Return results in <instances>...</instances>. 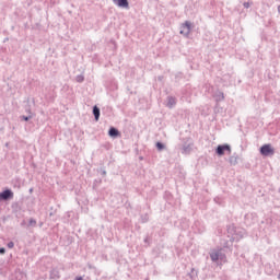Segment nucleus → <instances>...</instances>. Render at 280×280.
Here are the masks:
<instances>
[{"label": "nucleus", "instance_id": "27", "mask_svg": "<svg viewBox=\"0 0 280 280\" xmlns=\"http://www.w3.org/2000/svg\"><path fill=\"white\" fill-rule=\"evenodd\" d=\"M243 7H244L246 10H248V8H250V2H244V3H243Z\"/></svg>", "mask_w": 280, "mask_h": 280}, {"label": "nucleus", "instance_id": "13", "mask_svg": "<svg viewBox=\"0 0 280 280\" xmlns=\"http://www.w3.org/2000/svg\"><path fill=\"white\" fill-rule=\"evenodd\" d=\"M237 229L235 225H228V237H235Z\"/></svg>", "mask_w": 280, "mask_h": 280}, {"label": "nucleus", "instance_id": "35", "mask_svg": "<svg viewBox=\"0 0 280 280\" xmlns=\"http://www.w3.org/2000/svg\"><path fill=\"white\" fill-rule=\"evenodd\" d=\"M278 279L280 280V272H279V275H278Z\"/></svg>", "mask_w": 280, "mask_h": 280}, {"label": "nucleus", "instance_id": "7", "mask_svg": "<svg viewBox=\"0 0 280 280\" xmlns=\"http://www.w3.org/2000/svg\"><path fill=\"white\" fill-rule=\"evenodd\" d=\"M113 3L118 8H124L125 10L130 8V2H128V0H113Z\"/></svg>", "mask_w": 280, "mask_h": 280}, {"label": "nucleus", "instance_id": "22", "mask_svg": "<svg viewBox=\"0 0 280 280\" xmlns=\"http://www.w3.org/2000/svg\"><path fill=\"white\" fill-rule=\"evenodd\" d=\"M75 81L79 83V84H82V82H84V74H79L75 77Z\"/></svg>", "mask_w": 280, "mask_h": 280}, {"label": "nucleus", "instance_id": "14", "mask_svg": "<svg viewBox=\"0 0 280 280\" xmlns=\"http://www.w3.org/2000/svg\"><path fill=\"white\" fill-rule=\"evenodd\" d=\"M238 161H240V155H237V153H234L229 159L230 165H237Z\"/></svg>", "mask_w": 280, "mask_h": 280}, {"label": "nucleus", "instance_id": "20", "mask_svg": "<svg viewBox=\"0 0 280 280\" xmlns=\"http://www.w3.org/2000/svg\"><path fill=\"white\" fill-rule=\"evenodd\" d=\"M219 261H226V254L222 253V249L219 253Z\"/></svg>", "mask_w": 280, "mask_h": 280}, {"label": "nucleus", "instance_id": "33", "mask_svg": "<svg viewBox=\"0 0 280 280\" xmlns=\"http://www.w3.org/2000/svg\"><path fill=\"white\" fill-rule=\"evenodd\" d=\"M27 110V113H32V110L31 109H26Z\"/></svg>", "mask_w": 280, "mask_h": 280}, {"label": "nucleus", "instance_id": "34", "mask_svg": "<svg viewBox=\"0 0 280 280\" xmlns=\"http://www.w3.org/2000/svg\"><path fill=\"white\" fill-rule=\"evenodd\" d=\"M21 224H22V226H23V224H25V221H23Z\"/></svg>", "mask_w": 280, "mask_h": 280}, {"label": "nucleus", "instance_id": "15", "mask_svg": "<svg viewBox=\"0 0 280 280\" xmlns=\"http://www.w3.org/2000/svg\"><path fill=\"white\" fill-rule=\"evenodd\" d=\"M50 279H60V271L58 268H54L50 270Z\"/></svg>", "mask_w": 280, "mask_h": 280}, {"label": "nucleus", "instance_id": "2", "mask_svg": "<svg viewBox=\"0 0 280 280\" xmlns=\"http://www.w3.org/2000/svg\"><path fill=\"white\" fill-rule=\"evenodd\" d=\"M231 154V144L224 143V144H219L215 148V154L217 156H224V154Z\"/></svg>", "mask_w": 280, "mask_h": 280}, {"label": "nucleus", "instance_id": "11", "mask_svg": "<svg viewBox=\"0 0 280 280\" xmlns=\"http://www.w3.org/2000/svg\"><path fill=\"white\" fill-rule=\"evenodd\" d=\"M166 108H174L176 106V97L167 96Z\"/></svg>", "mask_w": 280, "mask_h": 280}, {"label": "nucleus", "instance_id": "16", "mask_svg": "<svg viewBox=\"0 0 280 280\" xmlns=\"http://www.w3.org/2000/svg\"><path fill=\"white\" fill-rule=\"evenodd\" d=\"M187 277H189L190 280H196L198 278V271L191 268L190 272L187 273Z\"/></svg>", "mask_w": 280, "mask_h": 280}, {"label": "nucleus", "instance_id": "24", "mask_svg": "<svg viewBox=\"0 0 280 280\" xmlns=\"http://www.w3.org/2000/svg\"><path fill=\"white\" fill-rule=\"evenodd\" d=\"M22 119H23L24 121H30V119H32V115L22 116Z\"/></svg>", "mask_w": 280, "mask_h": 280}, {"label": "nucleus", "instance_id": "3", "mask_svg": "<svg viewBox=\"0 0 280 280\" xmlns=\"http://www.w3.org/2000/svg\"><path fill=\"white\" fill-rule=\"evenodd\" d=\"M14 198V191L10 188H5L0 192V202H8Z\"/></svg>", "mask_w": 280, "mask_h": 280}, {"label": "nucleus", "instance_id": "30", "mask_svg": "<svg viewBox=\"0 0 280 280\" xmlns=\"http://www.w3.org/2000/svg\"><path fill=\"white\" fill-rule=\"evenodd\" d=\"M75 280H84V278H82V276H79L75 278Z\"/></svg>", "mask_w": 280, "mask_h": 280}, {"label": "nucleus", "instance_id": "32", "mask_svg": "<svg viewBox=\"0 0 280 280\" xmlns=\"http://www.w3.org/2000/svg\"><path fill=\"white\" fill-rule=\"evenodd\" d=\"M278 13L280 14V4L278 5Z\"/></svg>", "mask_w": 280, "mask_h": 280}, {"label": "nucleus", "instance_id": "4", "mask_svg": "<svg viewBox=\"0 0 280 280\" xmlns=\"http://www.w3.org/2000/svg\"><path fill=\"white\" fill-rule=\"evenodd\" d=\"M259 152L261 156H272V154H275V149L272 148V144H264L260 147Z\"/></svg>", "mask_w": 280, "mask_h": 280}, {"label": "nucleus", "instance_id": "10", "mask_svg": "<svg viewBox=\"0 0 280 280\" xmlns=\"http://www.w3.org/2000/svg\"><path fill=\"white\" fill-rule=\"evenodd\" d=\"M212 97L215 102H224V92L217 91L213 93Z\"/></svg>", "mask_w": 280, "mask_h": 280}, {"label": "nucleus", "instance_id": "1", "mask_svg": "<svg viewBox=\"0 0 280 280\" xmlns=\"http://www.w3.org/2000/svg\"><path fill=\"white\" fill-rule=\"evenodd\" d=\"M192 24L189 21H185L179 27V34L185 38H189V34H191Z\"/></svg>", "mask_w": 280, "mask_h": 280}, {"label": "nucleus", "instance_id": "28", "mask_svg": "<svg viewBox=\"0 0 280 280\" xmlns=\"http://www.w3.org/2000/svg\"><path fill=\"white\" fill-rule=\"evenodd\" d=\"M0 255H5V247H0Z\"/></svg>", "mask_w": 280, "mask_h": 280}, {"label": "nucleus", "instance_id": "5", "mask_svg": "<svg viewBox=\"0 0 280 280\" xmlns=\"http://www.w3.org/2000/svg\"><path fill=\"white\" fill-rule=\"evenodd\" d=\"M194 152V143L191 141H186L182 145V154L188 155Z\"/></svg>", "mask_w": 280, "mask_h": 280}, {"label": "nucleus", "instance_id": "21", "mask_svg": "<svg viewBox=\"0 0 280 280\" xmlns=\"http://www.w3.org/2000/svg\"><path fill=\"white\" fill-rule=\"evenodd\" d=\"M232 247H233V242H231V240L223 242V248H232Z\"/></svg>", "mask_w": 280, "mask_h": 280}, {"label": "nucleus", "instance_id": "8", "mask_svg": "<svg viewBox=\"0 0 280 280\" xmlns=\"http://www.w3.org/2000/svg\"><path fill=\"white\" fill-rule=\"evenodd\" d=\"M220 250L221 249H212L210 252V259H211V261H213V262L220 261Z\"/></svg>", "mask_w": 280, "mask_h": 280}, {"label": "nucleus", "instance_id": "25", "mask_svg": "<svg viewBox=\"0 0 280 280\" xmlns=\"http://www.w3.org/2000/svg\"><path fill=\"white\" fill-rule=\"evenodd\" d=\"M11 207H12L13 211L16 210V209H19V202L12 203Z\"/></svg>", "mask_w": 280, "mask_h": 280}, {"label": "nucleus", "instance_id": "12", "mask_svg": "<svg viewBox=\"0 0 280 280\" xmlns=\"http://www.w3.org/2000/svg\"><path fill=\"white\" fill-rule=\"evenodd\" d=\"M92 113H93L95 121H100V115H102V113H101L100 107H97V105L93 106Z\"/></svg>", "mask_w": 280, "mask_h": 280}, {"label": "nucleus", "instance_id": "6", "mask_svg": "<svg viewBox=\"0 0 280 280\" xmlns=\"http://www.w3.org/2000/svg\"><path fill=\"white\" fill-rule=\"evenodd\" d=\"M246 235V232L242 229H236L234 236L230 237V242H240Z\"/></svg>", "mask_w": 280, "mask_h": 280}, {"label": "nucleus", "instance_id": "31", "mask_svg": "<svg viewBox=\"0 0 280 280\" xmlns=\"http://www.w3.org/2000/svg\"><path fill=\"white\" fill-rule=\"evenodd\" d=\"M94 183H102V179H95Z\"/></svg>", "mask_w": 280, "mask_h": 280}, {"label": "nucleus", "instance_id": "18", "mask_svg": "<svg viewBox=\"0 0 280 280\" xmlns=\"http://www.w3.org/2000/svg\"><path fill=\"white\" fill-rule=\"evenodd\" d=\"M140 220L142 224H145L147 222L150 221V215L148 213L141 214Z\"/></svg>", "mask_w": 280, "mask_h": 280}, {"label": "nucleus", "instance_id": "29", "mask_svg": "<svg viewBox=\"0 0 280 280\" xmlns=\"http://www.w3.org/2000/svg\"><path fill=\"white\" fill-rule=\"evenodd\" d=\"M149 240L148 236L144 238V244H149Z\"/></svg>", "mask_w": 280, "mask_h": 280}, {"label": "nucleus", "instance_id": "23", "mask_svg": "<svg viewBox=\"0 0 280 280\" xmlns=\"http://www.w3.org/2000/svg\"><path fill=\"white\" fill-rule=\"evenodd\" d=\"M97 173L103 175V176H106V168L100 167V168H97Z\"/></svg>", "mask_w": 280, "mask_h": 280}, {"label": "nucleus", "instance_id": "26", "mask_svg": "<svg viewBox=\"0 0 280 280\" xmlns=\"http://www.w3.org/2000/svg\"><path fill=\"white\" fill-rule=\"evenodd\" d=\"M8 248H14V242L10 241L8 244H7Z\"/></svg>", "mask_w": 280, "mask_h": 280}, {"label": "nucleus", "instance_id": "19", "mask_svg": "<svg viewBox=\"0 0 280 280\" xmlns=\"http://www.w3.org/2000/svg\"><path fill=\"white\" fill-rule=\"evenodd\" d=\"M36 224H37L36 219L31 218V219L28 220L27 226H31L32 229H34V228L36 226Z\"/></svg>", "mask_w": 280, "mask_h": 280}, {"label": "nucleus", "instance_id": "9", "mask_svg": "<svg viewBox=\"0 0 280 280\" xmlns=\"http://www.w3.org/2000/svg\"><path fill=\"white\" fill-rule=\"evenodd\" d=\"M121 133L119 132V129L115 127H110L108 130V137H112V139H117Z\"/></svg>", "mask_w": 280, "mask_h": 280}, {"label": "nucleus", "instance_id": "17", "mask_svg": "<svg viewBox=\"0 0 280 280\" xmlns=\"http://www.w3.org/2000/svg\"><path fill=\"white\" fill-rule=\"evenodd\" d=\"M155 148H156L158 152H163V150H165V143L158 141L155 143Z\"/></svg>", "mask_w": 280, "mask_h": 280}]
</instances>
